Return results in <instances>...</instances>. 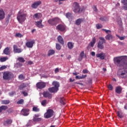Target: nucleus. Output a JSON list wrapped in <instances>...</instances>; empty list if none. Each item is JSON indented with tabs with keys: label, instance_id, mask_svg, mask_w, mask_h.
I'll use <instances>...</instances> for the list:
<instances>
[{
	"label": "nucleus",
	"instance_id": "26",
	"mask_svg": "<svg viewBox=\"0 0 127 127\" xmlns=\"http://www.w3.org/2000/svg\"><path fill=\"white\" fill-rule=\"evenodd\" d=\"M83 21H84V18H78L76 20L75 24H76V25H80Z\"/></svg>",
	"mask_w": 127,
	"mask_h": 127
},
{
	"label": "nucleus",
	"instance_id": "4",
	"mask_svg": "<svg viewBox=\"0 0 127 127\" xmlns=\"http://www.w3.org/2000/svg\"><path fill=\"white\" fill-rule=\"evenodd\" d=\"M52 84L53 86L54 87L49 88L48 89V91H49L50 93H57L59 90V87H60L59 82L57 81H54Z\"/></svg>",
	"mask_w": 127,
	"mask_h": 127
},
{
	"label": "nucleus",
	"instance_id": "46",
	"mask_svg": "<svg viewBox=\"0 0 127 127\" xmlns=\"http://www.w3.org/2000/svg\"><path fill=\"white\" fill-rule=\"evenodd\" d=\"M15 36L16 37L21 38V37H23V36L21 34L18 33L16 34Z\"/></svg>",
	"mask_w": 127,
	"mask_h": 127
},
{
	"label": "nucleus",
	"instance_id": "37",
	"mask_svg": "<svg viewBox=\"0 0 127 127\" xmlns=\"http://www.w3.org/2000/svg\"><path fill=\"white\" fill-rule=\"evenodd\" d=\"M65 16L67 18H68V19L70 18H72V13L70 12H67L66 13Z\"/></svg>",
	"mask_w": 127,
	"mask_h": 127
},
{
	"label": "nucleus",
	"instance_id": "16",
	"mask_svg": "<svg viewBox=\"0 0 127 127\" xmlns=\"http://www.w3.org/2000/svg\"><path fill=\"white\" fill-rule=\"evenodd\" d=\"M96 56L97 58H99V59H100V60H104L105 59V58H106V54L102 52L99 54H97L96 55Z\"/></svg>",
	"mask_w": 127,
	"mask_h": 127
},
{
	"label": "nucleus",
	"instance_id": "54",
	"mask_svg": "<svg viewBox=\"0 0 127 127\" xmlns=\"http://www.w3.org/2000/svg\"><path fill=\"white\" fill-rule=\"evenodd\" d=\"M122 2L123 4H127V0H122Z\"/></svg>",
	"mask_w": 127,
	"mask_h": 127
},
{
	"label": "nucleus",
	"instance_id": "33",
	"mask_svg": "<svg viewBox=\"0 0 127 127\" xmlns=\"http://www.w3.org/2000/svg\"><path fill=\"white\" fill-rule=\"evenodd\" d=\"M25 87H26V84H25V83H23L21 84V85L19 86V90H23V89H24Z\"/></svg>",
	"mask_w": 127,
	"mask_h": 127
},
{
	"label": "nucleus",
	"instance_id": "53",
	"mask_svg": "<svg viewBox=\"0 0 127 127\" xmlns=\"http://www.w3.org/2000/svg\"><path fill=\"white\" fill-rule=\"evenodd\" d=\"M66 0H59V5H60V4H62L63 2L62 1H65Z\"/></svg>",
	"mask_w": 127,
	"mask_h": 127
},
{
	"label": "nucleus",
	"instance_id": "22",
	"mask_svg": "<svg viewBox=\"0 0 127 127\" xmlns=\"http://www.w3.org/2000/svg\"><path fill=\"white\" fill-rule=\"evenodd\" d=\"M42 17V14L41 13H36L33 15V18H36V19H39Z\"/></svg>",
	"mask_w": 127,
	"mask_h": 127
},
{
	"label": "nucleus",
	"instance_id": "23",
	"mask_svg": "<svg viewBox=\"0 0 127 127\" xmlns=\"http://www.w3.org/2000/svg\"><path fill=\"white\" fill-rule=\"evenodd\" d=\"M58 41L62 44V45H64V40L63 39V38H62V36H59L57 38Z\"/></svg>",
	"mask_w": 127,
	"mask_h": 127
},
{
	"label": "nucleus",
	"instance_id": "62",
	"mask_svg": "<svg viewBox=\"0 0 127 127\" xmlns=\"http://www.w3.org/2000/svg\"><path fill=\"white\" fill-rule=\"evenodd\" d=\"M40 116V115L39 114H35V117H34V118H39Z\"/></svg>",
	"mask_w": 127,
	"mask_h": 127
},
{
	"label": "nucleus",
	"instance_id": "60",
	"mask_svg": "<svg viewBox=\"0 0 127 127\" xmlns=\"http://www.w3.org/2000/svg\"><path fill=\"white\" fill-rule=\"evenodd\" d=\"M27 63L28 65H32L33 64V62L30 61H28Z\"/></svg>",
	"mask_w": 127,
	"mask_h": 127
},
{
	"label": "nucleus",
	"instance_id": "15",
	"mask_svg": "<svg viewBox=\"0 0 127 127\" xmlns=\"http://www.w3.org/2000/svg\"><path fill=\"white\" fill-rule=\"evenodd\" d=\"M56 29L62 32L65 31V29H66V26L63 24H61L57 26Z\"/></svg>",
	"mask_w": 127,
	"mask_h": 127
},
{
	"label": "nucleus",
	"instance_id": "27",
	"mask_svg": "<svg viewBox=\"0 0 127 127\" xmlns=\"http://www.w3.org/2000/svg\"><path fill=\"white\" fill-rule=\"evenodd\" d=\"M85 56V53L84 51H82L80 54V56L78 59V61H82L84 56Z\"/></svg>",
	"mask_w": 127,
	"mask_h": 127
},
{
	"label": "nucleus",
	"instance_id": "29",
	"mask_svg": "<svg viewBox=\"0 0 127 127\" xmlns=\"http://www.w3.org/2000/svg\"><path fill=\"white\" fill-rule=\"evenodd\" d=\"M95 43H96V38H93L92 41L89 44V46H91V47H94Z\"/></svg>",
	"mask_w": 127,
	"mask_h": 127
},
{
	"label": "nucleus",
	"instance_id": "38",
	"mask_svg": "<svg viewBox=\"0 0 127 127\" xmlns=\"http://www.w3.org/2000/svg\"><path fill=\"white\" fill-rule=\"evenodd\" d=\"M60 103L62 105H65V98L64 97H61L60 98Z\"/></svg>",
	"mask_w": 127,
	"mask_h": 127
},
{
	"label": "nucleus",
	"instance_id": "34",
	"mask_svg": "<svg viewBox=\"0 0 127 127\" xmlns=\"http://www.w3.org/2000/svg\"><path fill=\"white\" fill-rule=\"evenodd\" d=\"M117 116L118 117H119V118H120V119L124 118V116L123 115V113L122 112V111H118Z\"/></svg>",
	"mask_w": 127,
	"mask_h": 127
},
{
	"label": "nucleus",
	"instance_id": "39",
	"mask_svg": "<svg viewBox=\"0 0 127 127\" xmlns=\"http://www.w3.org/2000/svg\"><path fill=\"white\" fill-rule=\"evenodd\" d=\"M18 60L19 62H21L22 63L25 62V60H24V59L22 57L18 58Z\"/></svg>",
	"mask_w": 127,
	"mask_h": 127
},
{
	"label": "nucleus",
	"instance_id": "18",
	"mask_svg": "<svg viewBox=\"0 0 127 127\" xmlns=\"http://www.w3.org/2000/svg\"><path fill=\"white\" fill-rule=\"evenodd\" d=\"M43 95L45 98H48V99L52 98V94L51 93H50L49 92H44Z\"/></svg>",
	"mask_w": 127,
	"mask_h": 127
},
{
	"label": "nucleus",
	"instance_id": "28",
	"mask_svg": "<svg viewBox=\"0 0 127 127\" xmlns=\"http://www.w3.org/2000/svg\"><path fill=\"white\" fill-rule=\"evenodd\" d=\"M74 43L71 42H69L67 43V47L68 49H73L74 48Z\"/></svg>",
	"mask_w": 127,
	"mask_h": 127
},
{
	"label": "nucleus",
	"instance_id": "1",
	"mask_svg": "<svg viewBox=\"0 0 127 127\" xmlns=\"http://www.w3.org/2000/svg\"><path fill=\"white\" fill-rule=\"evenodd\" d=\"M123 68H120L117 72V76L120 78L123 79H126L127 78V71L126 69H127V62H124L123 66Z\"/></svg>",
	"mask_w": 127,
	"mask_h": 127
},
{
	"label": "nucleus",
	"instance_id": "44",
	"mask_svg": "<svg viewBox=\"0 0 127 127\" xmlns=\"http://www.w3.org/2000/svg\"><path fill=\"white\" fill-rule=\"evenodd\" d=\"M23 99H20V100L17 102V105H22V104H23Z\"/></svg>",
	"mask_w": 127,
	"mask_h": 127
},
{
	"label": "nucleus",
	"instance_id": "5",
	"mask_svg": "<svg viewBox=\"0 0 127 127\" xmlns=\"http://www.w3.org/2000/svg\"><path fill=\"white\" fill-rule=\"evenodd\" d=\"M114 64L118 67H122L124 65L125 61H124L121 57H116L114 59Z\"/></svg>",
	"mask_w": 127,
	"mask_h": 127
},
{
	"label": "nucleus",
	"instance_id": "21",
	"mask_svg": "<svg viewBox=\"0 0 127 127\" xmlns=\"http://www.w3.org/2000/svg\"><path fill=\"white\" fill-rule=\"evenodd\" d=\"M21 113L23 116H28V115H29V109H23L21 111Z\"/></svg>",
	"mask_w": 127,
	"mask_h": 127
},
{
	"label": "nucleus",
	"instance_id": "64",
	"mask_svg": "<svg viewBox=\"0 0 127 127\" xmlns=\"http://www.w3.org/2000/svg\"><path fill=\"white\" fill-rule=\"evenodd\" d=\"M91 55L92 56H95L96 55V53H95L94 52H91Z\"/></svg>",
	"mask_w": 127,
	"mask_h": 127
},
{
	"label": "nucleus",
	"instance_id": "13",
	"mask_svg": "<svg viewBox=\"0 0 127 127\" xmlns=\"http://www.w3.org/2000/svg\"><path fill=\"white\" fill-rule=\"evenodd\" d=\"M42 19H40L39 21H35V24L38 28H43L44 25L42 24Z\"/></svg>",
	"mask_w": 127,
	"mask_h": 127
},
{
	"label": "nucleus",
	"instance_id": "49",
	"mask_svg": "<svg viewBox=\"0 0 127 127\" xmlns=\"http://www.w3.org/2000/svg\"><path fill=\"white\" fill-rule=\"evenodd\" d=\"M7 112H8L9 114H11V113H13V110L12 109H11V108H9V109L7 110Z\"/></svg>",
	"mask_w": 127,
	"mask_h": 127
},
{
	"label": "nucleus",
	"instance_id": "40",
	"mask_svg": "<svg viewBox=\"0 0 127 127\" xmlns=\"http://www.w3.org/2000/svg\"><path fill=\"white\" fill-rule=\"evenodd\" d=\"M18 79H19V80H24L25 76H23V74H20L18 76Z\"/></svg>",
	"mask_w": 127,
	"mask_h": 127
},
{
	"label": "nucleus",
	"instance_id": "9",
	"mask_svg": "<svg viewBox=\"0 0 127 127\" xmlns=\"http://www.w3.org/2000/svg\"><path fill=\"white\" fill-rule=\"evenodd\" d=\"M99 41L98 42L97 47L99 49H104V43H106V41L105 39V38L100 37H99Z\"/></svg>",
	"mask_w": 127,
	"mask_h": 127
},
{
	"label": "nucleus",
	"instance_id": "19",
	"mask_svg": "<svg viewBox=\"0 0 127 127\" xmlns=\"http://www.w3.org/2000/svg\"><path fill=\"white\" fill-rule=\"evenodd\" d=\"M5 17V13H4V11L3 9H0V20H2V19H4Z\"/></svg>",
	"mask_w": 127,
	"mask_h": 127
},
{
	"label": "nucleus",
	"instance_id": "63",
	"mask_svg": "<svg viewBox=\"0 0 127 127\" xmlns=\"http://www.w3.org/2000/svg\"><path fill=\"white\" fill-rule=\"evenodd\" d=\"M55 73H58V72H59V69L58 68H56L55 70Z\"/></svg>",
	"mask_w": 127,
	"mask_h": 127
},
{
	"label": "nucleus",
	"instance_id": "32",
	"mask_svg": "<svg viewBox=\"0 0 127 127\" xmlns=\"http://www.w3.org/2000/svg\"><path fill=\"white\" fill-rule=\"evenodd\" d=\"M55 53V51L54 50H50L48 53V56H51V55H53Z\"/></svg>",
	"mask_w": 127,
	"mask_h": 127
},
{
	"label": "nucleus",
	"instance_id": "50",
	"mask_svg": "<svg viewBox=\"0 0 127 127\" xmlns=\"http://www.w3.org/2000/svg\"><path fill=\"white\" fill-rule=\"evenodd\" d=\"M5 68H6V66L5 65H3L0 67V71H2V70H4Z\"/></svg>",
	"mask_w": 127,
	"mask_h": 127
},
{
	"label": "nucleus",
	"instance_id": "47",
	"mask_svg": "<svg viewBox=\"0 0 127 127\" xmlns=\"http://www.w3.org/2000/svg\"><path fill=\"white\" fill-rule=\"evenodd\" d=\"M47 103V101H46V100H44L42 101L41 105L42 106H45Z\"/></svg>",
	"mask_w": 127,
	"mask_h": 127
},
{
	"label": "nucleus",
	"instance_id": "12",
	"mask_svg": "<svg viewBox=\"0 0 127 127\" xmlns=\"http://www.w3.org/2000/svg\"><path fill=\"white\" fill-rule=\"evenodd\" d=\"M13 48L14 53H21V52L23 51V50L22 49L18 48L17 47V45H14Z\"/></svg>",
	"mask_w": 127,
	"mask_h": 127
},
{
	"label": "nucleus",
	"instance_id": "2",
	"mask_svg": "<svg viewBox=\"0 0 127 127\" xmlns=\"http://www.w3.org/2000/svg\"><path fill=\"white\" fill-rule=\"evenodd\" d=\"M23 10H20L17 14V19L19 21V23H22L24 22L26 20V16H27V14L23 13Z\"/></svg>",
	"mask_w": 127,
	"mask_h": 127
},
{
	"label": "nucleus",
	"instance_id": "43",
	"mask_svg": "<svg viewBox=\"0 0 127 127\" xmlns=\"http://www.w3.org/2000/svg\"><path fill=\"white\" fill-rule=\"evenodd\" d=\"M56 48L57 50H60L61 49V46L59 44H56Z\"/></svg>",
	"mask_w": 127,
	"mask_h": 127
},
{
	"label": "nucleus",
	"instance_id": "11",
	"mask_svg": "<svg viewBox=\"0 0 127 127\" xmlns=\"http://www.w3.org/2000/svg\"><path fill=\"white\" fill-rule=\"evenodd\" d=\"M46 87V83L44 82H39L36 83V87L38 89H44Z\"/></svg>",
	"mask_w": 127,
	"mask_h": 127
},
{
	"label": "nucleus",
	"instance_id": "20",
	"mask_svg": "<svg viewBox=\"0 0 127 127\" xmlns=\"http://www.w3.org/2000/svg\"><path fill=\"white\" fill-rule=\"evenodd\" d=\"M12 124V119H7L6 121L4 122L3 126L7 127V126H10Z\"/></svg>",
	"mask_w": 127,
	"mask_h": 127
},
{
	"label": "nucleus",
	"instance_id": "59",
	"mask_svg": "<svg viewBox=\"0 0 127 127\" xmlns=\"http://www.w3.org/2000/svg\"><path fill=\"white\" fill-rule=\"evenodd\" d=\"M75 79H76V80H80V79H82L81 77V76H79L78 75H77L75 77Z\"/></svg>",
	"mask_w": 127,
	"mask_h": 127
},
{
	"label": "nucleus",
	"instance_id": "14",
	"mask_svg": "<svg viewBox=\"0 0 127 127\" xmlns=\"http://www.w3.org/2000/svg\"><path fill=\"white\" fill-rule=\"evenodd\" d=\"M41 4V1H35L32 5V8H34V9L37 8L39 5Z\"/></svg>",
	"mask_w": 127,
	"mask_h": 127
},
{
	"label": "nucleus",
	"instance_id": "56",
	"mask_svg": "<svg viewBox=\"0 0 127 127\" xmlns=\"http://www.w3.org/2000/svg\"><path fill=\"white\" fill-rule=\"evenodd\" d=\"M15 92H11L9 93V96H10L11 97H12V96H13V95H14V93Z\"/></svg>",
	"mask_w": 127,
	"mask_h": 127
},
{
	"label": "nucleus",
	"instance_id": "8",
	"mask_svg": "<svg viewBox=\"0 0 127 127\" xmlns=\"http://www.w3.org/2000/svg\"><path fill=\"white\" fill-rule=\"evenodd\" d=\"M13 77V74L9 71H5L3 73V79L4 80H10Z\"/></svg>",
	"mask_w": 127,
	"mask_h": 127
},
{
	"label": "nucleus",
	"instance_id": "24",
	"mask_svg": "<svg viewBox=\"0 0 127 127\" xmlns=\"http://www.w3.org/2000/svg\"><path fill=\"white\" fill-rule=\"evenodd\" d=\"M3 52L5 55H9L10 54V50H9V47H6L4 49Z\"/></svg>",
	"mask_w": 127,
	"mask_h": 127
},
{
	"label": "nucleus",
	"instance_id": "61",
	"mask_svg": "<svg viewBox=\"0 0 127 127\" xmlns=\"http://www.w3.org/2000/svg\"><path fill=\"white\" fill-rule=\"evenodd\" d=\"M87 77V75H82L81 76V79H85Z\"/></svg>",
	"mask_w": 127,
	"mask_h": 127
},
{
	"label": "nucleus",
	"instance_id": "52",
	"mask_svg": "<svg viewBox=\"0 0 127 127\" xmlns=\"http://www.w3.org/2000/svg\"><path fill=\"white\" fill-rule=\"evenodd\" d=\"M117 37L120 39V40H124L125 39V38L124 37H121L119 35H117Z\"/></svg>",
	"mask_w": 127,
	"mask_h": 127
},
{
	"label": "nucleus",
	"instance_id": "7",
	"mask_svg": "<svg viewBox=\"0 0 127 127\" xmlns=\"http://www.w3.org/2000/svg\"><path fill=\"white\" fill-rule=\"evenodd\" d=\"M103 31H105L106 33L107 34L105 36V39L106 40H112L114 37H113V35L112 34V31L110 30H107L106 29H102Z\"/></svg>",
	"mask_w": 127,
	"mask_h": 127
},
{
	"label": "nucleus",
	"instance_id": "48",
	"mask_svg": "<svg viewBox=\"0 0 127 127\" xmlns=\"http://www.w3.org/2000/svg\"><path fill=\"white\" fill-rule=\"evenodd\" d=\"M100 20H102V21H107V19L106 17H102L100 18Z\"/></svg>",
	"mask_w": 127,
	"mask_h": 127
},
{
	"label": "nucleus",
	"instance_id": "6",
	"mask_svg": "<svg viewBox=\"0 0 127 127\" xmlns=\"http://www.w3.org/2000/svg\"><path fill=\"white\" fill-rule=\"evenodd\" d=\"M60 22V19H59V18L58 17L53 18L52 19H49L48 20V23H49V24H50V25H52L53 26L57 25V24H58Z\"/></svg>",
	"mask_w": 127,
	"mask_h": 127
},
{
	"label": "nucleus",
	"instance_id": "42",
	"mask_svg": "<svg viewBox=\"0 0 127 127\" xmlns=\"http://www.w3.org/2000/svg\"><path fill=\"white\" fill-rule=\"evenodd\" d=\"M96 26L97 29H100V28H103V25H102V24H97L96 25Z\"/></svg>",
	"mask_w": 127,
	"mask_h": 127
},
{
	"label": "nucleus",
	"instance_id": "58",
	"mask_svg": "<svg viewBox=\"0 0 127 127\" xmlns=\"http://www.w3.org/2000/svg\"><path fill=\"white\" fill-rule=\"evenodd\" d=\"M93 10L94 11H95V12H97V11H98V9H97L96 6H94Z\"/></svg>",
	"mask_w": 127,
	"mask_h": 127
},
{
	"label": "nucleus",
	"instance_id": "35",
	"mask_svg": "<svg viewBox=\"0 0 127 127\" xmlns=\"http://www.w3.org/2000/svg\"><path fill=\"white\" fill-rule=\"evenodd\" d=\"M8 60V58L7 57H3V58H1L0 59V62H5V61H6V60Z\"/></svg>",
	"mask_w": 127,
	"mask_h": 127
},
{
	"label": "nucleus",
	"instance_id": "36",
	"mask_svg": "<svg viewBox=\"0 0 127 127\" xmlns=\"http://www.w3.org/2000/svg\"><path fill=\"white\" fill-rule=\"evenodd\" d=\"M9 103H10L9 100H2L1 101V104L2 105H8V104H9Z\"/></svg>",
	"mask_w": 127,
	"mask_h": 127
},
{
	"label": "nucleus",
	"instance_id": "3",
	"mask_svg": "<svg viewBox=\"0 0 127 127\" xmlns=\"http://www.w3.org/2000/svg\"><path fill=\"white\" fill-rule=\"evenodd\" d=\"M72 9L74 13H81L83 11V8L80 7V4L77 2L73 3L72 5Z\"/></svg>",
	"mask_w": 127,
	"mask_h": 127
},
{
	"label": "nucleus",
	"instance_id": "10",
	"mask_svg": "<svg viewBox=\"0 0 127 127\" xmlns=\"http://www.w3.org/2000/svg\"><path fill=\"white\" fill-rule=\"evenodd\" d=\"M53 116H54V111L52 109H48L44 114V117L46 119H50Z\"/></svg>",
	"mask_w": 127,
	"mask_h": 127
},
{
	"label": "nucleus",
	"instance_id": "57",
	"mask_svg": "<svg viewBox=\"0 0 127 127\" xmlns=\"http://www.w3.org/2000/svg\"><path fill=\"white\" fill-rule=\"evenodd\" d=\"M124 6H123V8L125 10H127V4H124Z\"/></svg>",
	"mask_w": 127,
	"mask_h": 127
},
{
	"label": "nucleus",
	"instance_id": "17",
	"mask_svg": "<svg viewBox=\"0 0 127 127\" xmlns=\"http://www.w3.org/2000/svg\"><path fill=\"white\" fill-rule=\"evenodd\" d=\"M34 41H28L26 43V46L28 48H32L33 47V44H34Z\"/></svg>",
	"mask_w": 127,
	"mask_h": 127
},
{
	"label": "nucleus",
	"instance_id": "51",
	"mask_svg": "<svg viewBox=\"0 0 127 127\" xmlns=\"http://www.w3.org/2000/svg\"><path fill=\"white\" fill-rule=\"evenodd\" d=\"M22 93L24 95L25 97H26V96H28V93L24 91H22Z\"/></svg>",
	"mask_w": 127,
	"mask_h": 127
},
{
	"label": "nucleus",
	"instance_id": "41",
	"mask_svg": "<svg viewBox=\"0 0 127 127\" xmlns=\"http://www.w3.org/2000/svg\"><path fill=\"white\" fill-rule=\"evenodd\" d=\"M32 110L33 112H39V111H40L39 108H38L37 107H33Z\"/></svg>",
	"mask_w": 127,
	"mask_h": 127
},
{
	"label": "nucleus",
	"instance_id": "25",
	"mask_svg": "<svg viewBox=\"0 0 127 127\" xmlns=\"http://www.w3.org/2000/svg\"><path fill=\"white\" fill-rule=\"evenodd\" d=\"M123 90V88L121 86H118L115 89V92L117 94H121L122 93V91Z\"/></svg>",
	"mask_w": 127,
	"mask_h": 127
},
{
	"label": "nucleus",
	"instance_id": "30",
	"mask_svg": "<svg viewBox=\"0 0 127 127\" xmlns=\"http://www.w3.org/2000/svg\"><path fill=\"white\" fill-rule=\"evenodd\" d=\"M8 107L6 106L2 105L0 107V113H1L2 111H5V110H7Z\"/></svg>",
	"mask_w": 127,
	"mask_h": 127
},
{
	"label": "nucleus",
	"instance_id": "45",
	"mask_svg": "<svg viewBox=\"0 0 127 127\" xmlns=\"http://www.w3.org/2000/svg\"><path fill=\"white\" fill-rule=\"evenodd\" d=\"M107 87L110 91H112L113 89H114V87H113V85H112V84H109L107 86Z\"/></svg>",
	"mask_w": 127,
	"mask_h": 127
},
{
	"label": "nucleus",
	"instance_id": "31",
	"mask_svg": "<svg viewBox=\"0 0 127 127\" xmlns=\"http://www.w3.org/2000/svg\"><path fill=\"white\" fill-rule=\"evenodd\" d=\"M42 121V118H36V117H33V121L35 123L37 122H41Z\"/></svg>",
	"mask_w": 127,
	"mask_h": 127
},
{
	"label": "nucleus",
	"instance_id": "55",
	"mask_svg": "<svg viewBox=\"0 0 127 127\" xmlns=\"http://www.w3.org/2000/svg\"><path fill=\"white\" fill-rule=\"evenodd\" d=\"M88 72H89V71L87 69H83L82 71V73H83V74H86L88 73Z\"/></svg>",
	"mask_w": 127,
	"mask_h": 127
}]
</instances>
